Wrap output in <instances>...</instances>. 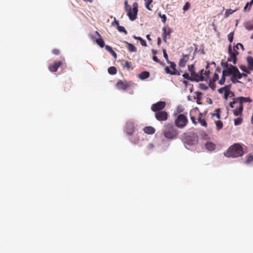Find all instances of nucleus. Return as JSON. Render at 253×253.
Segmentation results:
<instances>
[{"mask_svg": "<svg viewBox=\"0 0 253 253\" xmlns=\"http://www.w3.org/2000/svg\"><path fill=\"white\" fill-rule=\"evenodd\" d=\"M252 101L249 97H237L233 99V101L229 104L230 106L233 108L236 107L233 111L234 116H242L244 109L243 103L251 102Z\"/></svg>", "mask_w": 253, "mask_h": 253, "instance_id": "f257e3e1", "label": "nucleus"}, {"mask_svg": "<svg viewBox=\"0 0 253 253\" xmlns=\"http://www.w3.org/2000/svg\"><path fill=\"white\" fill-rule=\"evenodd\" d=\"M244 154L243 148L241 145L236 143L228 148L226 152H224V155L228 158H237L241 157Z\"/></svg>", "mask_w": 253, "mask_h": 253, "instance_id": "f03ea898", "label": "nucleus"}, {"mask_svg": "<svg viewBox=\"0 0 253 253\" xmlns=\"http://www.w3.org/2000/svg\"><path fill=\"white\" fill-rule=\"evenodd\" d=\"M163 133L165 138L170 139L176 138L179 134L177 129L171 124L165 125Z\"/></svg>", "mask_w": 253, "mask_h": 253, "instance_id": "7ed1b4c3", "label": "nucleus"}, {"mask_svg": "<svg viewBox=\"0 0 253 253\" xmlns=\"http://www.w3.org/2000/svg\"><path fill=\"white\" fill-rule=\"evenodd\" d=\"M239 46H240L244 50V46L243 44H242L241 43H238L237 44L234 46L233 49H232L231 45H229L228 47V54L229 55V56L228 57L227 61L232 62L234 65L236 64V56L239 55V52L237 51V50L239 49Z\"/></svg>", "mask_w": 253, "mask_h": 253, "instance_id": "20e7f679", "label": "nucleus"}, {"mask_svg": "<svg viewBox=\"0 0 253 253\" xmlns=\"http://www.w3.org/2000/svg\"><path fill=\"white\" fill-rule=\"evenodd\" d=\"M125 10L127 12V15L131 21H134L136 19L138 11L137 3L134 2L133 4H132V9L131 10L130 5L127 4V1L125 0Z\"/></svg>", "mask_w": 253, "mask_h": 253, "instance_id": "39448f33", "label": "nucleus"}, {"mask_svg": "<svg viewBox=\"0 0 253 253\" xmlns=\"http://www.w3.org/2000/svg\"><path fill=\"white\" fill-rule=\"evenodd\" d=\"M182 141L189 145H193L197 143L198 137L192 132L184 133L181 137Z\"/></svg>", "mask_w": 253, "mask_h": 253, "instance_id": "423d86ee", "label": "nucleus"}, {"mask_svg": "<svg viewBox=\"0 0 253 253\" xmlns=\"http://www.w3.org/2000/svg\"><path fill=\"white\" fill-rule=\"evenodd\" d=\"M188 123V119L184 114H180L175 120L176 126L179 128H183L186 126Z\"/></svg>", "mask_w": 253, "mask_h": 253, "instance_id": "0eeeda50", "label": "nucleus"}, {"mask_svg": "<svg viewBox=\"0 0 253 253\" xmlns=\"http://www.w3.org/2000/svg\"><path fill=\"white\" fill-rule=\"evenodd\" d=\"M204 70H201L199 73H196L195 71L192 72L190 75L191 78V81L200 82L205 80V77L203 74Z\"/></svg>", "mask_w": 253, "mask_h": 253, "instance_id": "6e6552de", "label": "nucleus"}, {"mask_svg": "<svg viewBox=\"0 0 253 253\" xmlns=\"http://www.w3.org/2000/svg\"><path fill=\"white\" fill-rule=\"evenodd\" d=\"M166 104L165 101H159L152 105L151 110L155 113L163 111L162 110L166 107Z\"/></svg>", "mask_w": 253, "mask_h": 253, "instance_id": "1a4fd4ad", "label": "nucleus"}, {"mask_svg": "<svg viewBox=\"0 0 253 253\" xmlns=\"http://www.w3.org/2000/svg\"><path fill=\"white\" fill-rule=\"evenodd\" d=\"M132 83L131 82L119 80L116 84V86L118 89L125 90Z\"/></svg>", "mask_w": 253, "mask_h": 253, "instance_id": "9d476101", "label": "nucleus"}, {"mask_svg": "<svg viewBox=\"0 0 253 253\" xmlns=\"http://www.w3.org/2000/svg\"><path fill=\"white\" fill-rule=\"evenodd\" d=\"M155 117L159 121H165L168 119V114L166 111H160L155 113Z\"/></svg>", "mask_w": 253, "mask_h": 253, "instance_id": "9b49d317", "label": "nucleus"}, {"mask_svg": "<svg viewBox=\"0 0 253 253\" xmlns=\"http://www.w3.org/2000/svg\"><path fill=\"white\" fill-rule=\"evenodd\" d=\"M126 132L128 136H131L135 131V126L132 123H127L126 127Z\"/></svg>", "mask_w": 253, "mask_h": 253, "instance_id": "f8f14e48", "label": "nucleus"}, {"mask_svg": "<svg viewBox=\"0 0 253 253\" xmlns=\"http://www.w3.org/2000/svg\"><path fill=\"white\" fill-rule=\"evenodd\" d=\"M62 64V62L61 61H55L53 64L48 66V70L51 72H56Z\"/></svg>", "mask_w": 253, "mask_h": 253, "instance_id": "ddd939ff", "label": "nucleus"}, {"mask_svg": "<svg viewBox=\"0 0 253 253\" xmlns=\"http://www.w3.org/2000/svg\"><path fill=\"white\" fill-rule=\"evenodd\" d=\"M233 68H236V67L232 65H230V67L228 68L227 69H226L222 71V74L224 76H226V77H228V76H233L234 75V70Z\"/></svg>", "mask_w": 253, "mask_h": 253, "instance_id": "4468645a", "label": "nucleus"}, {"mask_svg": "<svg viewBox=\"0 0 253 253\" xmlns=\"http://www.w3.org/2000/svg\"><path fill=\"white\" fill-rule=\"evenodd\" d=\"M189 55L188 54H186L185 55H183L182 58L180 59L179 62V66L180 67L183 68L186 65L187 62L189 60Z\"/></svg>", "mask_w": 253, "mask_h": 253, "instance_id": "2eb2a0df", "label": "nucleus"}, {"mask_svg": "<svg viewBox=\"0 0 253 253\" xmlns=\"http://www.w3.org/2000/svg\"><path fill=\"white\" fill-rule=\"evenodd\" d=\"M143 130L147 134H153L156 132V129L151 126H145Z\"/></svg>", "mask_w": 253, "mask_h": 253, "instance_id": "dca6fc26", "label": "nucleus"}, {"mask_svg": "<svg viewBox=\"0 0 253 253\" xmlns=\"http://www.w3.org/2000/svg\"><path fill=\"white\" fill-rule=\"evenodd\" d=\"M248 63V69L251 71L253 70V57L251 56H248L246 58Z\"/></svg>", "mask_w": 253, "mask_h": 253, "instance_id": "f3484780", "label": "nucleus"}, {"mask_svg": "<svg viewBox=\"0 0 253 253\" xmlns=\"http://www.w3.org/2000/svg\"><path fill=\"white\" fill-rule=\"evenodd\" d=\"M125 42L126 44L127 48L130 52H137V48L132 44L129 43L126 41H125Z\"/></svg>", "mask_w": 253, "mask_h": 253, "instance_id": "a211bd4d", "label": "nucleus"}, {"mask_svg": "<svg viewBox=\"0 0 253 253\" xmlns=\"http://www.w3.org/2000/svg\"><path fill=\"white\" fill-rule=\"evenodd\" d=\"M205 147L208 151H212L215 149V145L213 143L208 141L205 144Z\"/></svg>", "mask_w": 253, "mask_h": 253, "instance_id": "6ab92c4d", "label": "nucleus"}, {"mask_svg": "<svg viewBox=\"0 0 253 253\" xmlns=\"http://www.w3.org/2000/svg\"><path fill=\"white\" fill-rule=\"evenodd\" d=\"M202 117L203 114L201 113H200L198 117V122L200 123L202 126L207 127V123L206 121V120Z\"/></svg>", "mask_w": 253, "mask_h": 253, "instance_id": "aec40b11", "label": "nucleus"}, {"mask_svg": "<svg viewBox=\"0 0 253 253\" xmlns=\"http://www.w3.org/2000/svg\"><path fill=\"white\" fill-rule=\"evenodd\" d=\"M96 33L99 37H100V38L96 39V42L101 47H103L104 46V42L103 40L101 38V35L100 34L96 31Z\"/></svg>", "mask_w": 253, "mask_h": 253, "instance_id": "412c9836", "label": "nucleus"}, {"mask_svg": "<svg viewBox=\"0 0 253 253\" xmlns=\"http://www.w3.org/2000/svg\"><path fill=\"white\" fill-rule=\"evenodd\" d=\"M234 74L233 76L237 79H241L243 77L241 73L239 71V69L236 68H233Z\"/></svg>", "mask_w": 253, "mask_h": 253, "instance_id": "4be33fe9", "label": "nucleus"}, {"mask_svg": "<svg viewBox=\"0 0 253 253\" xmlns=\"http://www.w3.org/2000/svg\"><path fill=\"white\" fill-rule=\"evenodd\" d=\"M163 33L162 34V36H163V38L164 39V41L166 42H167L166 38H167V36L170 35V32L169 30L167 31V29L165 27H164L163 28Z\"/></svg>", "mask_w": 253, "mask_h": 253, "instance_id": "5701e85b", "label": "nucleus"}, {"mask_svg": "<svg viewBox=\"0 0 253 253\" xmlns=\"http://www.w3.org/2000/svg\"><path fill=\"white\" fill-rule=\"evenodd\" d=\"M105 49L107 51H108L109 52H110V53L111 54H112L113 55V56L114 57H115V58H117V53L115 52V51L112 49V47L109 46V45H106L105 46Z\"/></svg>", "mask_w": 253, "mask_h": 253, "instance_id": "b1692460", "label": "nucleus"}, {"mask_svg": "<svg viewBox=\"0 0 253 253\" xmlns=\"http://www.w3.org/2000/svg\"><path fill=\"white\" fill-rule=\"evenodd\" d=\"M150 76V74L148 72L144 71L139 74V77L141 80H144L148 78Z\"/></svg>", "mask_w": 253, "mask_h": 253, "instance_id": "393cba45", "label": "nucleus"}, {"mask_svg": "<svg viewBox=\"0 0 253 253\" xmlns=\"http://www.w3.org/2000/svg\"><path fill=\"white\" fill-rule=\"evenodd\" d=\"M108 72L110 75H116L117 73V70L115 67L112 66L108 69Z\"/></svg>", "mask_w": 253, "mask_h": 253, "instance_id": "a878e982", "label": "nucleus"}, {"mask_svg": "<svg viewBox=\"0 0 253 253\" xmlns=\"http://www.w3.org/2000/svg\"><path fill=\"white\" fill-rule=\"evenodd\" d=\"M231 87H229L225 92H224V98L225 100L228 99V96L230 95V94H231V96H233L234 95V93L231 91L230 90Z\"/></svg>", "mask_w": 253, "mask_h": 253, "instance_id": "bb28decb", "label": "nucleus"}, {"mask_svg": "<svg viewBox=\"0 0 253 253\" xmlns=\"http://www.w3.org/2000/svg\"><path fill=\"white\" fill-rule=\"evenodd\" d=\"M129 139L131 142L134 144H137L139 142V138L137 135L132 136Z\"/></svg>", "mask_w": 253, "mask_h": 253, "instance_id": "cd10ccee", "label": "nucleus"}, {"mask_svg": "<svg viewBox=\"0 0 253 253\" xmlns=\"http://www.w3.org/2000/svg\"><path fill=\"white\" fill-rule=\"evenodd\" d=\"M237 117L238 118L235 119L234 120V124L235 126L240 125L243 122L242 117Z\"/></svg>", "mask_w": 253, "mask_h": 253, "instance_id": "c85d7f7f", "label": "nucleus"}, {"mask_svg": "<svg viewBox=\"0 0 253 253\" xmlns=\"http://www.w3.org/2000/svg\"><path fill=\"white\" fill-rule=\"evenodd\" d=\"M133 38L136 40H139V41L140 42L142 46H147V43H146V41L144 40H143L141 37H137L136 36H133Z\"/></svg>", "mask_w": 253, "mask_h": 253, "instance_id": "c756f323", "label": "nucleus"}, {"mask_svg": "<svg viewBox=\"0 0 253 253\" xmlns=\"http://www.w3.org/2000/svg\"><path fill=\"white\" fill-rule=\"evenodd\" d=\"M216 128L217 130L221 129L223 127V123L221 121H217L215 122Z\"/></svg>", "mask_w": 253, "mask_h": 253, "instance_id": "7c9ffc66", "label": "nucleus"}, {"mask_svg": "<svg viewBox=\"0 0 253 253\" xmlns=\"http://www.w3.org/2000/svg\"><path fill=\"white\" fill-rule=\"evenodd\" d=\"M237 10V8H236L235 10H232L231 9H227L225 13V17H228L230 14H232L234 12L236 11Z\"/></svg>", "mask_w": 253, "mask_h": 253, "instance_id": "2f4dec72", "label": "nucleus"}, {"mask_svg": "<svg viewBox=\"0 0 253 253\" xmlns=\"http://www.w3.org/2000/svg\"><path fill=\"white\" fill-rule=\"evenodd\" d=\"M253 0H251V1H250V2H248L246 3L245 6L244 7V11H247L248 10L247 9L248 8H249L248 10H250V8L252 6V5H253Z\"/></svg>", "mask_w": 253, "mask_h": 253, "instance_id": "473e14b6", "label": "nucleus"}, {"mask_svg": "<svg viewBox=\"0 0 253 253\" xmlns=\"http://www.w3.org/2000/svg\"><path fill=\"white\" fill-rule=\"evenodd\" d=\"M229 87H231V85H227L223 87H221L218 89V92L220 94L225 92Z\"/></svg>", "mask_w": 253, "mask_h": 253, "instance_id": "72a5a7b5", "label": "nucleus"}, {"mask_svg": "<svg viewBox=\"0 0 253 253\" xmlns=\"http://www.w3.org/2000/svg\"><path fill=\"white\" fill-rule=\"evenodd\" d=\"M145 7L146 8L150 11H151L152 9L150 6V4L152 2L153 0H145Z\"/></svg>", "mask_w": 253, "mask_h": 253, "instance_id": "f704fd0d", "label": "nucleus"}, {"mask_svg": "<svg viewBox=\"0 0 253 253\" xmlns=\"http://www.w3.org/2000/svg\"><path fill=\"white\" fill-rule=\"evenodd\" d=\"M220 110L219 108H217L215 111V113L213 114L212 116H215L217 119H220Z\"/></svg>", "mask_w": 253, "mask_h": 253, "instance_id": "c9c22d12", "label": "nucleus"}, {"mask_svg": "<svg viewBox=\"0 0 253 253\" xmlns=\"http://www.w3.org/2000/svg\"><path fill=\"white\" fill-rule=\"evenodd\" d=\"M117 29L120 32L123 33L125 34H127L126 31V30L125 28L123 26H119L117 27Z\"/></svg>", "mask_w": 253, "mask_h": 253, "instance_id": "e433bc0d", "label": "nucleus"}, {"mask_svg": "<svg viewBox=\"0 0 253 253\" xmlns=\"http://www.w3.org/2000/svg\"><path fill=\"white\" fill-rule=\"evenodd\" d=\"M124 66L126 67L127 69H133V67L132 66L131 62L126 61L125 63Z\"/></svg>", "mask_w": 253, "mask_h": 253, "instance_id": "4c0bfd02", "label": "nucleus"}, {"mask_svg": "<svg viewBox=\"0 0 253 253\" xmlns=\"http://www.w3.org/2000/svg\"><path fill=\"white\" fill-rule=\"evenodd\" d=\"M231 81L233 84H236V83H241V81H239L237 78H236L235 77H234L233 75L232 76L231 78Z\"/></svg>", "mask_w": 253, "mask_h": 253, "instance_id": "58836bf2", "label": "nucleus"}, {"mask_svg": "<svg viewBox=\"0 0 253 253\" xmlns=\"http://www.w3.org/2000/svg\"><path fill=\"white\" fill-rule=\"evenodd\" d=\"M239 68L241 69V70L245 73H246L247 74L250 73V72L247 69L246 66L245 65H241V66H239Z\"/></svg>", "mask_w": 253, "mask_h": 253, "instance_id": "ea45409f", "label": "nucleus"}, {"mask_svg": "<svg viewBox=\"0 0 253 253\" xmlns=\"http://www.w3.org/2000/svg\"><path fill=\"white\" fill-rule=\"evenodd\" d=\"M246 28L248 30H253V24L251 23H248L246 25Z\"/></svg>", "mask_w": 253, "mask_h": 253, "instance_id": "a19ab883", "label": "nucleus"}, {"mask_svg": "<svg viewBox=\"0 0 253 253\" xmlns=\"http://www.w3.org/2000/svg\"><path fill=\"white\" fill-rule=\"evenodd\" d=\"M188 70L190 72V74L194 72V66L193 64L190 65L188 66Z\"/></svg>", "mask_w": 253, "mask_h": 253, "instance_id": "79ce46f5", "label": "nucleus"}, {"mask_svg": "<svg viewBox=\"0 0 253 253\" xmlns=\"http://www.w3.org/2000/svg\"><path fill=\"white\" fill-rule=\"evenodd\" d=\"M159 16L162 18V22L164 24L166 23L167 20V16L166 15H162L161 13H159Z\"/></svg>", "mask_w": 253, "mask_h": 253, "instance_id": "37998d69", "label": "nucleus"}, {"mask_svg": "<svg viewBox=\"0 0 253 253\" xmlns=\"http://www.w3.org/2000/svg\"><path fill=\"white\" fill-rule=\"evenodd\" d=\"M228 61L227 62H222L221 63V66L222 67L224 68V69H227L228 68H229L230 67V64H229L228 63Z\"/></svg>", "mask_w": 253, "mask_h": 253, "instance_id": "c03bdc74", "label": "nucleus"}, {"mask_svg": "<svg viewBox=\"0 0 253 253\" xmlns=\"http://www.w3.org/2000/svg\"><path fill=\"white\" fill-rule=\"evenodd\" d=\"M219 79V75H218V73H215L212 77V81L213 82H215L216 81L218 80Z\"/></svg>", "mask_w": 253, "mask_h": 253, "instance_id": "a18cd8bd", "label": "nucleus"}, {"mask_svg": "<svg viewBox=\"0 0 253 253\" xmlns=\"http://www.w3.org/2000/svg\"><path fill=\"white\" fill-rule=\"evenodd\" d=\"M155 147V146L153 143H150L146 146V149L148 151H150L152 150Z\"/></svg>", "mask_w": 253, "mask_h": 253, "instance_id": "49530a36", "label": "nucleus"}, {"mask_svg": "<svg viewBox=\"0 0 253 253\" xmlns=\"http://www.w3.org/2000/svg\"><path fill=\"white\" fill-rule=\"evenodd\" d=\"M233 36H234L233 32L230 33H229V34L228 35V40L230 42H232V41H233Z\"/></svg>", "mask_w": 253, "mask_h": 253, "instance_id": "de8ad7c7", "label": "nucleus"}, {"mask_svg": "<svg viewBox=\"0 0 253 253\" xmlns=\"http://www.w3.org/2000/svg\"><path fill=\"white\" fill-rule=\"evenodd\" d=\"M226 77V76H224V75L222 74L221 79L219 81V84L220 85H223L225 83Z\"/></svg>", "mask_w": 253, "mask_h": 253, "instance_id": "09e8293b", "label": "nucleus"}, {"mask_svg": "<svg viewBox=\"0 0 253 253\" xmlns=\"http://www.w3.org/2000/svg\"><path fill=\"white\" fill-rule=\"evenodd\" d=\"M190 4L189 2H187L183 7V10L184 11L188 10L190 8Z\"/></svg>", "mask_w": 253, "mask_h": 253, "instance_id": "8fccbe9b", "label": "nucleus"}, {"mask_svg": "<svg viewBox=\"0 0 253 253\" xmlns=\"http://www.w3.org/2000/svg\"><path fill=\"white\" fill-rule=\"evenodd\" d=\"M200 87L201 89L204 90H207L208 89V86L204 84H200Z\"/></svg>", "mask_w": 253, "mask_h": 253, "instance_id": "3c124183", "label": "nucleus"}, {"mask_svg": "<svg viewBox=\"0 0 253 253\" xmlns=\"http://www.w3.org/2000/svg\"><path fill=\"white\" fill-rule=\"evenodd\" d=\"M202 93L201 92H199L197 94V103L198 104H200V102H199V100H201L202 97Z\"/></svg>", "mask_w": 253, "mask_h": 253, "instance_id": "603ef678", "label": "nucleus"}, {"mask_svg": "<svg viewBox=\"0 0 253 253\" xmlns=\"http://www.w3.org/2000/svg\"><path fill=\"white\" fill-rule=\"evenodd\" d=\"M182 77H183L184 79L191 81V75H189L188 74H184L182 75Z\"/></svg>", "mask_w": 253, "mask_h": 253, "instance_id": "864d4df0", "label": "nucleus"}, {"mask_svg": "<svg viewBox=\"0 0 253 253\" xmlns=\"http://www.w3.org/2000/svg\"><path fill=\"white\" fill-rule=\"evenodd\" d=\"M169 63H170V67L173 71H175V67H176L175 63L172 62H169Z\"/></svg>", "mask_w": 253, "mask_h": 253, "instance_id": "5fc2aeb1", "label": "nucleus"}, {"mask_svg": "<svg viewBox=\"0 0 253 253\" xmlns=\"http://www.w3.org/2000/svg\"><path fill=\"white\" fill-rule=\"evenodd\" d=\"M210 73V71H205V73L203 72V75L205 77V80H206V79H207L209 78Z\"/></svg>", "mask_w": 253, "mask_h": 253, "instance_id": "6e6d98bb", "label": "nucleus"}, {"mask_svg": "<svg viewBox=\"0 0 253 253\" xmlns=\"http://www.w3.org/2000/svg\"><path fill=\"white\" fill-rule=\"evenodd\" d=\"M163 51L164 56L165 58L166 59V60H167L168 63L169 62V61L168 55L166 52V49H163Z\"/></svg>", "mask_w": 253, "mask_h": 253, "instance_id": "4d7b16f0", "label": "nucleus"}, {"mask_svg": "<svg viewBox=\"0 0 253 253\" xmlns=\"http://www.w3.org/2000/svg\"><path fill=\"white\" fill-rule=\"evenodd\" d=\"M52 53L54 55H59L60 52V50L58 49H54L52 50Z\"/></svg>", "mask_w": 253, "mask_h": 253, "instance_id": "13d9d810", "label": "nucleus"}, {"mask_svg": "<svg viewBox=\"0 0 253 253\" xmlns=\"http://www.w3.org/2000/svg\"><path fill=\"white\" fill-rule=\"evenodd\" d=\"M165 72L167 74L171 75L172 71H171L169 67H166L165 69Z\"/></svg>", "mask_w": 253, "mask_h": 253, "instance_id": "bf43d9fd", "label": "nucleus"}, {"mask_svg": "<svg viewBox=\"0 0 253 253\" xmlns=\"http://www.w3.org/2000/svg\"><path fill=\"white\" fill-rule=\"evenodd\" d=\"M190 119L194 124L196 125L197 124L196 119L195 117H193V116H190Z\"/></svg>", "mask_w": 253, "mask_h": 253, "instance_id": "052dcab7", "label": "nucleus"}, {"mask_svg": "<svg viewBox=\"0 0 253 253\" xmlns=\"http://www.w3.org/2000/svg\"><path fill=\"white\" fill-rule=\"evenodd\" d=\"M253 160V156L250 155L248 156L247 160V163H249L250 162H251Z\"/></svg>", "mask_w": 253, "mask_h": 253, "instance_id": "680f3d73", "label": "nucleus"}, {"mask_svg": "<svg viewBox=\"0 0 253 253\" xmlns=\"http://www.w3.org/2000/svg\"><path fill=\"white\" fill-rule=\"evenodd\" d=\"M152 59H153V60L154 61H156L157 63H159L160 62L159 59H158V58L156 55H153V57H152Z\"/></svg>", "mask_w": 253, "mask_h": 253, "instance_id": "e2e57ef3", "label": "nucleus"}, {"mask_svg": "<svg viewBox=\"0 0 253 253\" xmlns=\"http://www.w3.org/2000/svg\"><path fill=\"white\" fill-rule=\"evenodd\" d=\"M171 75H177L178 76H180V74L179 72L176 71H173L171 73Z\"/></svg>", "mask_w": 253, "mask_h": 253, "instance_id": "0e129e2a", "label": "nucleus"}, {"mask_svg": "<svg viewBox=\"0 0 253 253\" xmlns=\"http://www.w3.org/2000/svg\"><path fill=\"white\" fill-rule=\"evenodd\" d=\"M152 54L155 56L157 53V51L154 49L152 50Z\"/></svg>", "mask_w": 253, "mask_h": 253, "instance_id": "69168bd1", "label": "nucleus"}, {"mask_svg": "<svg viewBox=\"0 0 253 253\" xmlns=\"http://www.w3.org/2000/svg\"><path fill=\"white\" fill-rule=\"evenodd\" d=\"M114 22H115V23L116 24V25H117V27H118V26H120L119 21L116 20L115 19V20Z\"/></svg>", "mask_w": 253, "mask_h": 253, "instance_id": "338daca9", "label": "nucleus"}, {"mask_svg": "<svg viewBox=\"0 0 253 253\" xmlns=\"http://www.w3.org/2000/svg\"><path fill=\"white\" fill-rule=\"evenodd\" d=\"M241 74H242V77H248V74L246 73H241Z\"/></svg>", "mask_w": 253, "mask_h": 253, "instance_id": "774afa93", "label": "nucleus"}]
</instances>
